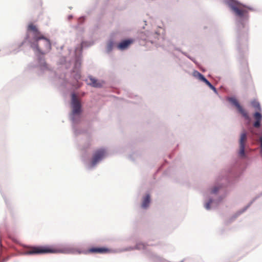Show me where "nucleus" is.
<instances>
[{
	"label": "nucleus",
	"mask_w": 262,
	"mask_h": 262,
	"mask_svg": "<svg viewBox=\"0 0 262 262\" xmlns=\"http://www.w3.org/2000/svg\"><path fill=\"white\" fill-rule=\"evenodd\" d=\"M74 251L73 248L69 247L58 248L52 246H40L30 247L25 251V253L28 255L58 253H73Z\"/></svg>",
	"instance_id": "f257e3e1"
},
{
	"label": "nucleus",
	"mask_w": 262,
	"mask_h": 262,
	"mask_svg": "<svg viewBox=\"0 0 262 262\" xmlns=\"http://www.w3.org/2000/svg\"><path fill=\"white\" fill-rule=\"evenodd\" d=\"M227 4L235 15L239 18L248 19L249 10L253 9L244 5L235 0H229Z\"/></svg>",
	"instance_id": "f03ea898"
},
{
	"label": "nucleus",
	"mask_w": 262,
	"mask_h": 262,
	"mask_svg": "<svg viewBox=\"0 0 262 262\" xmlns=\"http://www.w3.org/2000/svg\"><path fill=\"white\" fill-rule=\"evenodd\" d=\"M27 30L31 31L33 33V39L35 41H38L40 39H43V42L45 45V48H39V50H49L51 47V42L48 38L44 37V36L39 31L37 27L33 23H30L28 25Z\"/></svg>",
	"instance_id": "7ed1b4c3"
},
{
	"label": "nucleus",
	"mask_w": 262,
	"mask_h": 262,
	"mask_svg": "<svg viewBox=\"0 0 262 262\" xmlns=\"http://www.w3.org/2000/svg\"><path fill=\"white\" fill-rule=\"evenodd\" d=\"M105 150L104 149H100L96 150L93 154L91 166H94L98 162L101 161L105 156Z\"/></svg>",
	"instance_id": "20e7f679"
},
{
	"label": "nucleus",
	"mask_w": 262,
	"mask_h": 262,
	"mask_svg": "<svg viewBox=\"0 0 262 262\" xmlns=\"http://www.w3.org/2000/svg\"><path fill=\"white\" fill-rule=\"evenodd\" d=\"M71 103L73 114H79L81 112V103L75 94L72 95Z\"/></svg>",
	"instance_id": "39448f33"
},
{
	"label": "nucleus",
	"mask_w": 262,
	"mask_h": 262,
	"mask_svg": "<svg viewBox=\"0 0 262 262\" xmlns=\"http://www.w3.org/2000/svg\"><path fill=\"white\" fill-rule=\"evenodd\" d=\"M247 139V134L245 132H244L241 134L239 141V150L238 154L239 156L242 158H245L246 157L245 147Z\"/></svg>",
	"instance_id": "423d86ee"
},
{
	"label": "nucleus",
	"mask_w": 262,
	"mask_h": 262,
	"mask_svg": "<svg viewBox=\"0 0 262 262\" xmlns=\"http://www.w3.org/2000/svg\"><path fill=\"white\" fill-rule=\"evenodd\" d=\"M228 100L231 103L236 107L239 113H241L246 119H249L248 112L239 104L238 101L235 98H230Z\"/></svg>",
	"instance_id": "0eeeda50"
},
{
	"label": "nucleus",
	"mask_w": 262,
	"mask_h": 262,
	"mask_svg": "<svg viewBox=\"0 0 262 262\" xmlns=\"http://www.w3.org/2000/svg\"><path fill=\"white\" fill-rule=\"evenodd\" d=\"M110 251V249L105 247H93L88 250V252L91 253H106Z\"/></svg>",
	"instance_id": "6e6552de"
},
{
	"label": "nucleus",
	"mask_w": 262,
	"mask_h": 262,
	"mask_svg": "<svg viewBox=\"0 0 262 262\" xmlns=\"http://www.w3.org/2000/svg\"><path fill=\"white\" fill-rule=\"evenodd\" d=\"M133 42V40L132 39L125 40L119 43L117 47L119 49L123 50L127 48Z\"/></svg>",
	"instance_id": "1a4fd4ad"
},
{
	"label": "nucleus",
	"mask_w": 262,
	"mask_h": 262,
	"mask_svg": "<svg viewBox=\"0 0 262 262\" xmlns=\"http://www.w3.org/2000/svg\"><path fill=\"white\" fill-rule=\"evenodd\" d=\"M253 117L255 120V121L253 124V126L255 128H259L260 126V123L262 120V115L260 113L256 112L254 114Z\"/></svg>",
	"instance_id": "9d476101"
},
{
	"label": "nucleus",
	"mask_w": 262,
	"mask_h": 262,
	"mask_svg": "<svg viewBox=\"0 0 262 262\" xmlns=\"http://www.w3.org/2000/svg\"><path fill=\"white\" fill-rule=\"evenodd\" d=\"M88 80V84L93 87L100 88L102 85L101 82H99L96 79L92 76H89Z\"/></svg>",
	"instance_id": "9b49d317"
},
{
	"label": "nucleus",
	"mask_w": 262,
	"mask_h": 262,
	"mask_svg": "<svg viewBox=\"0 0 262 262\" xmlns=\"http://www.w3.org/2000/svg\"><path fill=\"white\" fill-rule=\"evenodd\" d=\"M42 45H40L39 43V41H38L37 42V41H35V43L34 44V46L35 47V48H36V49L41 54H45L46 52H49L51 49H50L49 50H39V48H45V45L43 42V39H42ZM50 48H51V47H50Z\"/></svg>",
	"instance_id": "f8f14e48"
},
{
	"label": "nucleus",
	"mask_w": 262,
	"mask_h": 262,
	"mask_svg": "<svg viewBox=\"0 0 262 262\" xmlns=\"http://www.w3.org/2000/svg\"><path fill=\"white\" fill-rule=\"evenodd\" d=\"M149 203L150 195L149 194H147L143 201L142 207L144 208H147L148 206Z\"/></svg>",
	"instance_id": "ddd939ff"
},
{
	"label": "nucleus",
	"mask_w": 262,
	"mask_h": 262,
	"mask_svg": "<svg viewBox=\"0 0 262 262\" xmlns=\"http://www.w3.org/2000/svg\"><path fill=\"white\" fill-rule=\"evenodd\" d=\"M251 105L255 109H256L258 111L260 110V104H259V102H257V101L254 100V101H252Z\"/></svg>",
	"instance_id": "4468645a"
},
{
	"label": "nucleus",
	"mask_w": 262,
	"mask_h": 262,
	"mask_svg": "<svg viewBox=\"0 0 262 262\" xmlns=\"http://www.w3.org/2000/svg\"><path fill=\"white\" fill-rule=\"evenodd\" d=\"M205 83L211 89H212V90L214 91H216V89L211 84V83L208 80H207V81L206 82H205Z\"/></svg>",
	"instance_id": "2eb2a0df"
},
{
	"label": "nucleus",
	"mask_w": 262,
	"mask_h": 262,
	"mask_svg": "<svg viewBox=\"0 0 262 262\" xmlns=\"http://www.w3.org/2000/svg\"><path fill=\"white\" fill-rule=\"evenodd\" d=\"M220 188V186H214L211 190V193H216L219 191Z\"/></svg>",
	"instance_id": "dca6fc26"
},
{
	"label": "nucleus",
	"mask_w": 262,
	"mask_h": 262,
	"mask_svg": "<svg viewBox=\"0 0 262 262\" xmlns=\"http://www.w3.org/2000/svg\"><path fill=\"white\" fill-rule=\"evenodd\" d=\"M193 75L195 77H197L199 80L200 79L201 77L203 76V75L202 74H201L200 73H199L198 71H195L193 73Z\"/></svg>",
	"instance_id": "f3484780"
},
{
	"label": "nucleus",
	"mask_w": 262,
	"mask_h": 262,
	"mask_svg": "<svg viewBox=\"0 0 262 262\" xmlns=\"http://www.w3.org/2000/svg\"><path fill=\"white\" fill-rule=\"evenodd\" d=\"M212 200H210L209 201L206 203L205 207L207 209H209L210 208V204L212 203Z\"/></svg>",
	"instance_id": "a211bd4d"
},
{
	"label": "nucleus",
	"mask_w": 262,
	"mask_h": 262,
	"mask_svg": "<svg viewBox=\"0 0 262 262\" xmlns=\"http://www.w3.org/2000/svg\"><path fill=\"white\" fill-rule=\"evenodd\" d=\"M144 248H145V245L143 244H138L136 246V248L138 249H144Z\"/></svg>",
	"instance_id": "6ab92c4d"
},
{
	"label": "nucleus",
	"mask_w": 262,
	"mask_h": 262,
	"mask_svg": "<svg viewBox=\"0 0 262 262\" xmlns=\"http://www.w3.org/2000/svg\"><path fill=\"white\" fill-rule=\"evenodd\" d=\"M200 80H201V81H203L204 82H206V81H207V79H206V78H205V77L203 75V76L201 77V78H200Z\"/></svg>",
	"instance_id": "aec40b11"
},
{
	"label": "nucleus",
	"mask_w": 262,
	"mask_h": 262,
	"mask_svg": "<svg viewBox=\"0 0 262 262\" xmlns=\"http://www.w3.org/2000/svg\"><path fill=\"white\" fill-rule=\"evenodd\" d=\"M260 148H261L260 153H261V156H262V138H260Z\"/></svg>",
	"instance_id": "412c9836"
}]
</instances>
